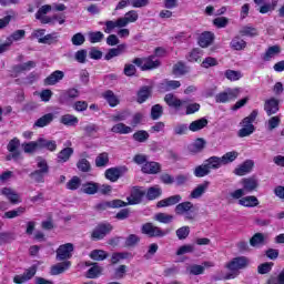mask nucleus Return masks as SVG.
<instances>
[{
  "instance_id": "obj_1",
  "label": "nucleus",
  "mask_w": 284,
  "mask_h": 284,
  "mask_svg": "<svg viewBox=\"0 0 284 284\" xmlns=\"http://www.w3.org/2000/svg\"><path fill=\"white\" fill-rule=\"evenodd\" d=\"M226 270H229V274H226L225 278L230 281V278H236L239 276L240 270H246L250 267V258L246 256H237L232 261L225 264Z\"/></svg>"
},
{
  "instance_id": "obj_2",
  "label": "nucleus",
  "mask_w": 284,
  "mask_h": 284,
  "mask_svg": "<svg viewBox=\"0 0 284 284\" xmlns=\"http://www.w3.org/2000/svg\"><path fill=\"white\" fill-rule=\"evenodd\" d=\"M196 205L190 201L180 202L175 209L174 213L178 216H184L185 221H194L196 219Z\"/></svg>"
},
{
  "instance_id": "obj_3",
  "label": "nucleus",
  "mask_w": 284,
  "mask_h": 284,
  "mask_svg": "<svg viewBox=\"0 0 284 284\" xmlns=\"http://www.w3.org/2000/svg\"><path fill=\"white\" fill-rule=\"evenodd\" d=\"M256 116H258V111L253 110L248 116L242 120V129H240L237 132V136H240V139H245V136L254 134V130H256V128H254L253 123L256 121Z\"/></svg>"
},
{
  "instance_id": "obj_4",
  "label": "nucleus",
  "mask_w": 284,
  "mask_h": 284,
  "mask_svg": "<svg viewBox=\"0 0 284 284\" xmlns=\"http://www.w3.org/2000/svg\"><path fill=\"white\" fill-rule=\"evenodd\" d=\"M132 63L140 68L142 72L148 70H156L161 67V61L156 59V55H149L148 58H135Z\"/></svg>"
},
{
  "instance_id": "obj_5",
  "label": "nucleus",
  "mask_w": 284,
  "mask_h": 284,
  "mask_svg": "<svg viewBox=\"0 0 284 284\" xmlns=\"http://www.w3.org/2000/svg\"><path fill=\"white\" fill-rule=\"evenodd\" d=\"M141 232L150 239H163V236L170 233V231H163L150 222L142 225Z\"/></svg>"
},
{
  "instance_id": "obj_6",
  "label": "nucleus",
  "mask_w": 284,
  "mask_h": 284,
  "mask_svg": "<svg viewBox=\"0 0 284 284\" xmlns=\"http://www.w3.org/2000/svg\"><path fill=\"white\" fill-rule=\"evenodd\" d=\"M239 94H241V88L226 89L215 95V103H230L239 99Z\"/></svg>"
},
{
  "instance_id": "obj_7",
  "label": "nucleus",
  "mask_w": 284,
  "mask_h": 284,
  "mask_svg": "<svg viewBox=\"0 0 284 284\" xmlns=\"http://www.w3.org/2000/svg\"><path fill=\"white\" fill-rule=\"evenodd\" d=\"M21 39H26V30H16L10 37L7 38L4 43L0 44V54L8 52V50H10V45H12L14 41H21Z\"/></svg>"
},
{
  "instance_id": "obj_8",
  "label": "nucleus",
  "mask_w": 284,
  "mask_h": 284,
  "mask_svg": "<svg viewBox=\"0 0 284 284\" xmlns=\"http://www.w3.org/2000/svg\"><path fill=\"white\" fill-rule=\"evenodd\" d=\"M72 252H74V244L67 243L60 245L55 251L57 261H68V258H72Z\"/></svg>"
},
{
  "instance_id": "obj_9",
  "label": "nucleus",
  "mask_w": 284,
  "mask_h": 284,
  "mask_svg": "<svg viewBox=\"0 0 284 284\" xmlns=\"http://www.w3.org/2000/svg\"><path fill=\"white\" fill-rule=\"evenodd\" d=\"M126 172V166L110 168L105 171L104 176L108 179V181H111V183H116V181H119L120 178L123 176V174Z\"/></svg>"
},
{
  "instance_id": "obj_10",
  "label": "nucleus",
  "mask_w": 284,
  "mask_h": 284,
  "mask_svg": "<svg viewBox=\"0 0 284 284\" xmlns=\"http://www.w3.org/2000/svg\"><path fill=\"white\" fill-rule=\"evenodd\" d=\"M112 232V224H99L92 232L91 239L93 241H101L102 239H105L108 234Z\"/></svg>"
},
{
  "instance_id": "obj_11",
  "label": "nucleus",
  "mask_w": 284,
  "mask_h": 284,
  "mask_svg": "<svg viewBox=\"0 0 284 284\" xmlns=\"http://www.w3.org/2000/svg\"><path fill=\"white\" fill-rule=\"evenodd\" d=\"M165 103L169 105V108H175V110H179V108H183V105H187V100H181L173 93H168L164 97Z\"/></svg>"
},
{
  "instance_id": "obj_12",
  "label": "nucleus",
  "mask_w": 284,
  "mask_h": 284,
  "mask_svg": "<svg viewBox=\"0 0 284 284\" xmlns=\"http://www.w3.org/2000/svg\"><path fill=\"white\" fill-rule=\"evenodd\" d=\"M241 183L245 194H250L258 189V180L256 178H244Z\"/></svg>"
},
{
  "instance_id": "obj_13",
  "label": "nucleus",
  "mask_w": 284,
  "mask_h": 284,
  "mask_svg": "<svg viewBox=\"0 0 284 284\" xmlns=\"http://www.w3.org/2000/svg\"><path fill=\"white\" fill-rule=\"evenodd\" d=\"M143 196H145V191H141L139 187H133L130 196L126 197L129 205H139L141 201H143Z\"/></svg>"
},
{
  "instance_id": "obj_14",
  "label": "nucleus",
  "mask_w": 284,
  "mask_h": 284,
  "mask_svg": "<svg viewBox=\"0 0 284 284\" xmlns=\"http://www.w3.org/2000/svg\"><path fill=\"white\" fill-rule=\"evenodd\" d=\"M183 201V197L179 194L171 195L169 197H165L163 200H160L156 203V207H172V205H178Z\"/></svg>"
},
{
  "instance_id": "obj_15",
  "label": "nucleus",
  "mask_w": 284,
  "mask_h": 284,
  "mask_svg": "<svg viewBox=\"0 0 284 284\" xmlns=\"http://www.w3.org/2000/svg\"><path fill=\"white\" fill-rule=\"evenodd\" d=\"M253 168L254 161L246 160L244 163H242L234 170V174H236V176H245V174H250V172H252Z\"/></svg>"
},
{
  "instance_id": "obj_16",
  "label": "nucleus",
  "mask_w": 284,
  "mask_h": 284,
  "mask_svg": "<svg viewBox=\"0 0 284 284\" xmlns=\"http://www.w3.org/2000/svg\"><path fill=\"white\" fill-rule=\"evenodd\" d=\"M1 194L10 201L13 205H17V203H21V196L19 193H17L14 190L10 187H3L1 190Z\"/></svg>"
},
{
  "instance_id": "obj_17",
  "label": "nucleus",
  "mask_w": 284,
  "mask_h": 284,
  "mask_svg": "<svg viewBox=\"0 0 284 284\" xmlns=\"http://www.w3.org/2000/svg\"><path fill=\"white\" fill-rule=\"evenodd\" d=\"M264 110L267 116H272V114H276L278 112V100L275 98H271L265 101Z\"/></svg>"
},
{
  "instance_id": "obj_18",
  "label": "nucleus",
  "mask_w": 284,
  "mask_h": 284,
  "mask_svg": "<svg viewBox=\"0 0 284 284\" xmlns=\"http://www.w3.org/2000/svg\"><path fill=\"white\" fill-rule=\"evenodd\" d=\"M63 77H65V73L63 71L57 70L52 72L49 77L45 78L44 84L45 85H57L59 81H63Z\"/></svg>"
},
{
  "instance_id": "obj_19",
  "label": "nucleus",
  "mask_w": 284,
  "mask_h": 284,
  "mask_svg": "<svg viewBox=\"0 0 284 284\" xmlns=\"http://www.w3.org/2000/svg\"><path fill=\"white\" fill-rule=\"evenodd\" d=\"M239 205L242 207H258V197L254 195H247L237 201Z\"/></svg>"
},
{
  "instance_id": "obj_20",
  "label": "nucleus",
  "mask_w": 284,
  "mask_h": 284,
  "mask_svg": "<svg viewBox=\"0 0 284 284\" xmlns=\"http://www.w3.org/2000/svg\"><path fill=\"white\" fill-rule=\"evenodd\" d=\"M266 243H267V236L263 233H255L250 239L251 247H262V245H266Z\"/></svg>"
},
{
  "instance_id": "obj_21",
  "label": "nucleus",
  "mask_w": 284,
  "mask_h": 284,
  "mask_svg": "<svg viewBox=\"0 0 284 284\" xmlns=\"http://www.w3.org/2000/svg\"><path fill=\"white\" fill-rule=\"evenodd\" d=\"M207 187H210V182L204 181L202 184H199L190 194V199H201L207 192Z\"/></svg>"
},
{
  "instance_id": "obj_22",
  "label": "nucleus",
  "mask_w": 284,
  "mask_h": 284,
  "mask_svg": "<svg viewBox=\"0 0 284 284\" xmlns=\"http://www.w3.org/2000/svg\"><path fill=\"white\" fill-rule=\"evenodd\" d=\"M135 21H139V13L134 10L126 12L124 17L120 18L122 28H125L129 23H135Z\"/></svg>"
},
{
  "instance_id": "obj_23",
  "label": "nucleus",
  "mask_w": 284,
  "mask_h": 284,
  "mask_svg": "<svg viewBox=\"0 0 284 284\" xmlns=\"http://www.w3.org/2000/svg\"><path fill=\"white\" fill-rule=\"evenodd\" d=\"M187 150L191 154H199V152H203V150H205V140L202 138L196 139L187 146Z\"/></svg>"
},
{
  "instance_id": "obj_24",
  "label": "nucleus",
  "mask_w": 284,
  "mask_h": 284,
  "mask_svg": "<svg viewBox=\"0 0 284 284\" xmlns=\"http://www.w3.org/2000/svg\"><path fill=\"white\" fill-rule=\"evenodd\" d=\"M71 265H72V262L70 261L58 263L51 267V275L59 276V274H63L65 270H70Z\"/></svg>"
},
{
  "instance_id": "obj_25",
  "label": "nucleus",
  "mask_w": 284,
  "mask_h": 284,
  "mask_svg": "<svg viewBox=\"0 0 284 284\" xmlns=\"http://www.w3.org/2000/svg\"><path fill=\"white\" fill-rule=\"evenodd\" d=\"M142 172L144 174H159L161 172V164L158 162H146L142 166Z\"/></svg>"
},
{
  "instance_id": "obj_26",
  "label": "nucleus",
  "mask_w": 284,
  "mask_h": 284,
  "mask_svg": "<svg viewBox=\"0 0 284 284\" xmlns=\"http://www.w3.org/2000/svg\"><path fill=\"white\" fill-rule=\"evenodd\" d=\"M212 41H214V33L205 31L199 38V45L201 48H207L209 45H212Z\"/></svg>"
},
{
  "instance_id": "obj_27",
  "label": "nucleus",
  "mask_w": 284,
  "mask_h": 284,
  "mask_svg": "<svg viewBox=\"0 0 284 284\" xmlns=\"http://www.w3.org/2000/svg\"><path fill=\"white\" fill-rule=\"evenodd\" d=\"M101 26H103V22H100ZM105 28L103 29L105 34H112L114 31V28H123V24L121 23V19L118 20H108L104 22Z\"/></svg>"
},
{
  "instance_id": "obj_28",
  "label": "nucleus",
  "mask_w": 284,
  "mask_h": 284,
  "mask_svg": "<svg viewBox=\"0 0 284 284\" xmlns=\"http://www.w3.org/2000/svg\"><path fill=\"white\" fill-rule=\"evenodd\" d=\"M22 150L26 154H34V152H37V150H41L40 140L38 139L37 141L23 143Z\"/></svg>"
},
{
  "instance_id": "obj_29",
  "label": "nucleus",
  "mask_w": 284,
  "mask_h": 284,
  "mask_svg": "<svg viewBox=\"0 0 284 284\" xmlns=\"http://www.w3.org/2000/svg\"><path fill=\"white\" fill-rule=\"evenodd\" d=\"M52 121H54V114L47 113L34 122V126L36 128H45L47 125H50L52 123Z\"/></svg>"
},
{
  "instance_id": "obj_30",
  "label": "nucleus",
  "mask_w": 284,
  "mask_h": 284,
  "mask_svg": "<svg viewBox=\"0 0 284 284\" xmlns=\"http://www.w3.org/2000/svg\"><path fill=\"white\" fill-rule=\"evenodd\" d=\"M74 154V149L64 148L58 153V163H68L70 158Z\"/></svg>"
},
{
  "instance_id": "obj_31",
  "label": "nucleus",
  "mask_w": 284,
  "mask_h": 284,
  "mask_svg": "<svg viewBox=\"0 0 284 284\" xmlns=\"http://www.w3.org/2000/svg\"><path fill=\"white\" fill-rule=\"evenodd\" d=\"M152 97V87H142L138 91V103H145Z\"/></svg>"
},
{
  "instance_id": "obj_32",
  "label": "nucleus",
  "mask_w": 284,
  "mask_h": 284,
  "mask_svg": "<svg viewBox=\"0 0 284 284\" xmlns=\"http://www.w3.org/2000/svg\"><path fill=\"white\" fill-rule=\"evenodd\" d=\"M181 88V81L179 80H164L161 83V90L164 92H170V90H179Z\"/></svg>"
},
{
  "instance_id": "obj_33",
  "label": "nucleus",
  "mask_w": 284,
  "mask_h": 284,
  "mask_svg": "<svg viewBox=\"0 0 284 284\" xmlns=\"http://www.w3.org/2000/svg\"><path fill=\"white\" fill-rule=\"evenodd\" d=\"M111 132H113V134H131L132 129L125 125V123L119 122L111 128Z\"/></svg>"
},
{
  "instance_id": "obj_34",
  "label": "nucleus",
  "mask_w": 284,
  "mask_h": 284,
  "mask_svg": "<svg viewBox=\"0 0 284 284\" xmlns=\"http://www.w3.org/2000/svg\"><path fill=\"white\" fill-rule=\"evenodd\" d=\"M60 122L62 125H68L69 128H74L79 125V118L72 114H64L61 116Z\"/></svg>"
},
{
  "instance_id": "obj_35",
  "label": "nucleus",
  "mask_w": 284,
  "mask_h": 284,
  "mask_svg": "<svg viewBox=\"0 0 284 284\" xmlns=\"http://www.w3.org/2000/svg\"><path fill=\"white\" fill-rule=\"evenodd\" d=\"M204 163H206L210 172H212V170H219L223 165V161L219 156H211L205 160Z\"/></svg>"
},
{
  "instance_id": "obj_36",
  "label": "nucleus",
  "mask_w": 284,
  "mask_h": 284,
  "mask_svg": "<svg viewBox=\"0 0 284 284\" xmlns=\"http://www.w3.org/2000/svg\"><path fill=\"white\" fill-rule=\"evenodd\" d=\"M32 68H37V62L28 61L26 63L17 64L16 67H13V72L16 74H21V72H27L29 70H32Z\"/></svg>"
},
{
  "instance_id": "obj_37",
  "label": "nucleus",
  "mask_w": 284,
  "mask_h": 284,
  "mask_svg": "<svg viewBox=\"0 0 284 284\" xmlns=\"http://www.w3.org/2000/svg\"><path fill=\"white\" fill-rule=\"evenodd\" d=\"M206 126H207V119L201 118L199 120L191 122V124L189 125V130L191 132H199V130H203V128H206Z\"/></svg>"
},
{
  "instance_id": "obj_38",
  "label": "nucleus",
  "mask_w": 284,
  "mask_h": 284,
  "mask_svg": "<svg viewBox=\"0 0 284 284\" xmlns=\"http://www.w3.org/2000/svg\"><path fill=\"white\" fill-rule=\"evenodd\" d=\"M281 54V47L280 45H272L270 47L263 55V61H272L274 57Z\"/></svg>"
},
{
  "instance_id": "obj_39",
  "label": "nucleus",
  "mask_w": 284,
  "mask_h": 284,
  "mask_svg": "<svg viewBox=\"0 0 284 284\" xmlns=\"http://www.w3.org/2000/svg\"><path fill=\"white\" fill-rule=\"evenodd\" d=\"M187 72H190V68L185 65V63H183L182 61L173 65V74L175 77H183L187 74Z\"/></svg>"
},
{
  "instance_id": "obj_40",
  "label": "nucleus",
  "mask_w": 284,
  "mask_h": 284,
  "mask_svg": "<svg viewBox=\"0 0 284 284\" xmlns=\"http://www.w3.org/2000/svg\"><path fill=\"white\" fill-rule=\"evenodd\" d=\"M82 192L83 194H97L99 192V183L97 182H87L82 184Z\"/></svg>"
},
{
  "instance_id": "obj_41",
  "label": "nucleus",
  "mask_w": 284,
  "mask_h": 284,
  "mask_svg": "<svg viewBox=\"0 0 284 284\" xmlns=\"http://www.w3.org/2000/svg\"><path fill=\"white\" fill-rule=\"evenodd\" d=\"M210 172V168L204 162L203 164L195 166L193 174L196 176V179H203V176H207Z\"/></svg>"
},
{
  "instance_id": "obj_42",
  "label": "nucleus",
  "mask_w": 284,
  "mask_h": 284,
  "mask_svg": "<svg viewBox=\"0 0 284 284\" xmlns=\"http://www.w3.org/2000/svg\"><path fill=\"white\" fill-rule=\"evenodd\" d=\"M58 42H59V33L57 32L49 33L43 38L39 39V43H43L45 45H52V43H58Z\"/></svg>"
},
{
  "instance_id": "obj_43",
  "label": "nucleus",
  "mask_w": 284,
  "mask_h": 284,
  "mask_svg": "<svg viewBox=\"0 0 284 284\" xmlns=\"http://www.w3.org/2000/svg\"><path fill=\"white\" fill-rule=\"evenodd\" d=\"M93 266L88 270L87 278H99L103 272V267L99 266V264L93 263Z\"/></svg>"
},
{
  "instance_id": "obj_44",
  "label": "nucleus",
  "mask_w": 284,
  "mask_h": 284,
  "mask_svg": "<svg viewBox=\"0 0 284 284\" xmlns=\"http://www.w3.org/2000/svg\"><path fill=\"white\" fill-rule=\"evenodd\" d=\"M103 99H105V101L109 103V105H111V108H116V105H119V98H116V95L114 94V92L112 91H105L102 94Z\"/></svg>"
},
{
  "instance_id": "obj_45",
  "label": "nucleus",
  "mask_w": 284,
  "mask_h": 284,
  "mask_svg": "<svg viewBox=\"0 0 284 284\" xmlns=\"http://www.w3.org/2000/svg\"><path fill=\"white\" fill-rule=\"evenodd\" d=\"M108 163H110V155L108 154V152L100 153L95 158V166L97 168H105L108 165Z\"/></svg>"
},
{
  "instance_id": "obj_46",
  "label": "nucleus",
  "mask_w": 284,
  "mask_h": 284,
  "mask_svg": "<svg viewBox=\"0 0 284 284\" xmlns=\"http://www.w3.org/2000/svg\"><path fill=\"white\" fill-rule=\"evenodd\" d=\"M154 221H158V223H164L165 225H168L174 221V215H171L168 213H156L154 215Z\"/></svg>"
},
{
  "instance_id": "obj_47",
  "label": "nucleus",
  "mask_w": 284,
  "mask_h": 284,
  "mask_svg": "<svg viewBox=\"0 0 284 284\" xmlns=\"http://www.w3.org/2000/svg\"><path fill=\"white\" fill-rule=\"evenodd\" d=\"M230 45L233 50H245V48L247 47V42L241 39V37H235L232 39Z\"/></svg>"
},
{
  "instance_id": "obj_48",
  "label": "nucleus",
  "mask_w": 284,
  "mask_h": 284,
  "mask_svg": "<svg viewBox=\"0 0 284 284\" xmlns=\"http://www.w3.org/2000/svg\"><path fill=\"white\" fill-rule=\"evenodd\" d=\"M39 141H40V150H43V148L49 150V152H54L57 150V141H50L43 138H40Z\"/></svg>"
},
{
  "instance_id": "obj_49",
  "label": "nucleus",
  "mask_w": 284,
  "mask_h": 284,
  "mask_svg": "<svg viewBox=\"0 0 284 284\" xmlns=\"http://www.w3.org/2000/svg\"><path fill=\"white\" fill-rule=\"evenodd\" d=\"M163 194V191L159 186H152L146 192V199L149 201H154L155 199H159Z\"/></svg>"
},
{
  "instance_id": "obj_50",
  "label": "nucleus",
  "mask_w": 284,
  "mask_h": 284,
  "mask_svg": "<svg viewBox=\"0 0 284 284\" xmlns=\"http://www.w3.org/2000/svg\"><path fill=\"white\" fill-rule=\"evenodd\" d=\"M222 165H227L229 163H234L239 159V152L231 151L225 153L222 158Z\"/></svg>"
},
{
  "instance_id": "obj_51",
  "label": "nucleus",
  "mask_w": 284,
  "mask_h": 284,
  "mask_svg": "<svg viewBox=\"0 0 284 284\" xmlns=\"http://www.w3.org/2000/svg\"><path fill=\"white\" fill-rule=\"evenodd\" d=\"M21 214H26V207L23 206L6 212L3 219H17V216H21Z\"/></svg>"
},
{
  "instance_id": "obj_52",
  "label": "nucleus",
  "mask_w": 284,
  "mask_h": 284,
  "mask_svg": "<svg viewBox=\"0 0 284 284\" xmlns=\"http://www.w3.org/2000/svg\"><path fill=\"white\" fill-rule=\"evenodd\" d=\"M150 139V133L145 130H140L133 134V141H136L138 143H145Z\"/></svg>"
},
{
  "instance_id": "obj_53",
  "label": "nucleus",
  "mask_w": 284,
  "mask_h": 284,
  "mask_svg": "<svg viewBox=\"0 0 284 284\" xmlns=\"http://www.w3.org/2000/svg\"><path fill=\"white\" fill-rule=\"evenodd\" d=\"M224 75L229 81H239L243 79V73H241V71H234L230 69L224 72Z\"/></svg>"
},
{
  "instance_id": "obj_54",
  "label": "nucleus",
  "mask_w": 284,
  "mask_h": 284,
  "mask_svg": "<svg viewBox=\"0 0 284 284\" xmlns=\"http://www.w3.org/2000/svg\"><path fill=\"white\" fill-rule=\"evenodd\" d=\"M90 258H92V261H105V258H108V253L103 250H93L90 253Z\"/></svg>"
},
{
  "instance_id": "obj_55",
  "label": "nucleus",
  "mask_w": 284,
  "mask_h": 284,
  "mask_svg": "<svg viewBox=\"0 0 284 284\" xmlns=\"http://www.w3.org/2000/svg\"><path fill=\"white\" fill-rule=\"evenodd\" d=\"M105 34L101 31L89 32V41L90 43H101L104 39Z\"/></svg>"
},
{
  "instance_id": "obj_56",
  "label": "nucleus",
  "mask_w": 284,
  "mask_h": 284,
  "mask_svg": "<svg viewBox=\"0 0 284 284\" xmlns=\"http://www.w3.org/2000/svg\"><path fill=\"white\" fill-rule=\"evenodd\" d=\"M277 3L278 2L276 0H273L272 3H265V4L260 7L258 12L261 14H267V12H274V10L276 9Z\"/></svg>"
},
{
  "instance_id": "obj_57",
  "label": "nucleus",
  "mask_w": 284,
  "mask_h": 284,
  "mask_svg": "<svg viewBox=\"0 0 284 284\" xmlns=\"http://www.w3.org/2000/svg\"><path fill=\"white\" fill-rule=\"evenodd\" d=\"M161 116H163V106H161V104L153 105L151 109V118L153 121L161 119Z\"/></svg>"
},
{
  "instance_id": "obj_58",
  "label": "nucleus",
  "mask_w": 284,
  "mask_h": 284,
  "mask_svg": "<svg viewBox=\"0 0 284 284\" xmlns=\"http://www.w3.org/2000/svg\"><path fill=\"white\" fill-rule=\"evenodd\" d=\"M77 168L78 170H80V172H90L91 170L90 161H88V159L85 158H82L78 161Z\"/></svg>"
},
{
  "instance_id": "obj_59",
  "label": "nucleus",
  "mask_w": 284,
  "mask_h": 284,
  "mask_svg": "<svg viewBox=\"0 0 284 284\" xmlns=\"http://www.w3.org/2000/svg\"><path fill=\"white\" fill-rule=\"evenodd\" d=\"M37 166L39 168L38 171L44 172V174H48V172H50V166H48V161H45V159L41 156L37 158Z\"/></svg>"
},
{
  "instance_id": "obj_60",
  "label": "nucleus",
  "mask_w": 284,
  "mask_h": 284,
  "mask_svg": "<svg viewBox=\"0 0 284 284\" xmlns=\"http://www.w3.org/2000/svg\"><path fill=\"white\" fill-rule=\"evenodd\" d=\"M272 267H274V264L272 262H265L257 266V272L260 274H270L272 272Z\"/></svg>"
},
{
  "instance_id": "obj_61",
  "label": "nucleus",
  "mask_w": 284,
  "mask_h": 284,
  "mask_svg": "<svg viewBox=\"0 0 284 284\" xmlns=\"http://www.w3.org/2000/svg\"><path fill=\"white\" fill-rule=\"evenodd\" d=\"M45 174H48V173H44L43 171L36 170L30 174V178L33 179V181H36V183H43L45 181L44 180Z\"/></svg>"
},
{
  "instance_id": "obj_62",
  "label": "nucleus",
  "mask_w": 284,
  "mask_h": 284,
  "mask_svg": "<svg viewBox=\"0 0 284 284\" xmlns=\"http://www.w3.org/2000/svg\"><path fill=\"white\" fill-rule=\"evenodd\" d=\"M241 37H256V29L254 27H243L240 30Z\"/></svg>"
},
{
  "instance_id": "obj_63",
  "label": "nucleus",
  "mask_w": 284,
  "mask_h": 284,
  "mask_svg": "<svg viewBox=\"0 0 284 284\" xmlns=\"http://www.w3.org/2000/svg\"><path fill=\"white\" fill-rule=\"evenodd\" d=\"M266 284H284V268L277 276H271Z\"/></svg>"
},
{
  "instance_id": "obj_64",
  "label": "nucleus",
  "mask_w": 284,
  "mask_h": 284,
  "mask_svg": "<svg viewBox=\"0 0 284 284\" xmlns=\"http://www.w3.org/2000/svg\"><path fill=\"white\" fill-rule=\"evenodd\" d=\"M19 145H21V141H19L17 138H13L8 143L7 150H8V152H20V151H18L19 150Z\"/></svg>"
}]
</instances>
